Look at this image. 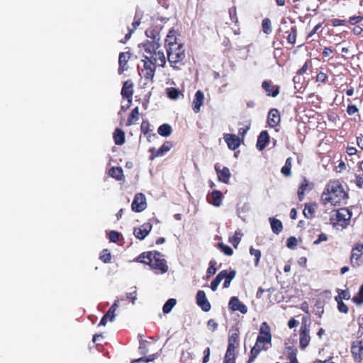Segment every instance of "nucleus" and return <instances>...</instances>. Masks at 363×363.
I'll list each match as a JSON object with an SVG mask.
<instances>
[{
  "label": "nucleus",
  "instance_id": "nucleus-53",
  "mask_svg": "<svg viewBox=\"0 0 363 363\" xmlns=\"http://www.w3.org/2000/svg\"><path fill=\"white\" fill-rule=\"evenodd\" d=\"M352 301L357 305H360L363 303V283L360 286L358 294L357 296H353Z\"/></svg>",
  "mask_w": 363,
  "mask_h": 363
},
{
  "label": "nucleus",
  "instance_id": "nucleus-44",
  "mask_svg": "<svg viewBox=\"0 0 363 363\" xmlns=\"http://www.w3.org/2000/svg\"><path fill=\"white\" fill-rule=\"evenodd\" d=\"M262 30L265 34H270L272 31V22L268 18H265L262 21Z\"/></svg>",
  "mask_w": 363,
  "mask_h": 363
},
{
  "label": "nucleus",
  "instance_id": "nucleus-49",
  "mask_svg": "<svg viewBox=\"0 0 363 363\" xmlns=\"http://www.w3.org/2000/svg\"><path fill=\"white\" fill-rule=\"evenodd\" d=\"M118 300L114 301L113 304L109 308L105 315L108 317L110 321H113L115 317V311L118 307Z\"/></svg>",
  "mask_w": 363,
  "mask_h": 363
},
{
  "label": "nucleus",
  "instance_id": "nucleus-54",
  "mask_svg": "<svg viewBox=\"0 0 363 363\" xmlns=\"http://www.w3.org/2000/svg\"><path fill=\"white\" fill-rule=\"evenodd\" d=\"M100 259L104 263H109L111 262V253L109 252L108 250L104 249L102 250V252L100 255Z\"/></svg>",
  "mask_w": 363,
  "mask_h": 363
},
{
  "label": "nucleus",
  "instance_id": "nucleus-62",
  "mask_svg": "<svg viewBox=\"0 0 363 363\" xmlns=\"http://www.w3.org/2000/svg\"><path fill=\"white\" fill-rule=\"evenodd\" d=\"M308 65H311V61L308 60L305 62L304 65L296 72L298 75H302L306 72L308 68Z\"/></svg>",
  "mask_w": 363,
  "mask_h": 363
},
{
  "label": "nucleus",
  "instance_id": "nucleus-21",
  "mask_svg": "<svg viewBox=\"0 0 363 363\" xmlns=\"http://www.w3.org/2000/svg\"><path fill=\"white\" fill-rule=\"evenodd\" d=\"M204 104V94L202 91L198 90L194 97L193 100V111L194 113H197L200 111L201 107Z\"/></svg>",
  "mask_w": 363,
  "mask_h": 363
},
{
  "label": "nucleus",
  "instance_id": "nucleus-7",
  "mask_svg": "<svg viewBox=\"0 0 363 363\" xmlns=\"http://www.w3.org/2000/svg\"><path fill=\"white\" fill-rule=\"evenodd\" d=\"M350 264L352 267L357 268L363 263V244L357 243L352 249L350 259Z\"/></svg>",
  "mask_w": 363,
  "mask_h": 363
},
{
  "label": "nucleus",
  "instance_id": "nucleus-63",
  "mask_svg": "<svg viewBox=\"0 0 363 363\" xmlns=\"http://www.w3.org/2000/svg\"><path fill=\"white\" fill-rule=\"evenodd\" d=\"M363 20L362 16H354L349 18L348 23L350 25H356L357 23L361 22Z\"/></svg>",
  "mask_w": 363,
  "mask_h": 363
},
{
  "label": "nucleus",
  "instance_id": "nucleus-51",
  "mask_svg": "<svg viewBox=\"0 0 363 363\" xmlns=\"http://www.w3.org/2000/svg\"><path fill=\"white\" fill-rule=\"evenodd\" d=\"M250 253L252 256L255 257V266L257 267L262 255L261 251L258 249H255L254 247H251L250 248Z\"/></svg>",
  "mask_w": 363,
  "mask_h": 363
},
{
  "label": "nucleus",
  "instance_id": "nucleus-33",
  "mask_svg": "<svg viewBox=\"0 0 363 363\" xmlns=\"http://www.w3.org/2000/svg\"><path fill=\"white\" fill-rule=\"evenodd\" d=\"M108 174L117 181H122L124 179L123 171L120 167H112L110 168L108 170Z\"/></svg>",
  "mask_w": 363,
  "mask_h": 363
},
{
  "label": "nucleus",
  "instance_id": "nucleus-46",
  "mask_svg": "<svg viewBox=\"0 0 363 363\" xmlns=\"http://www.w3.org/2000/svg\"><path fill=\"white\" fill-rule=\"evenodd\" d=\"M242 236V233L235 231L233 236L229 238V242L233 245L235 248L238 247V245L241 241Z\"/></svg>",
  "mask_w": 363,
  "mask_h": 363
},
{
  "label": "nucleus",
  "instance_id": "nucleus-5",
  "mask_svg": "<svg viewBox=\"0 0 363 363\" xmlns=\"http://www.w3.org/2000/svg\"><path fill=\"white\" fill-rule=\"evenodd\" d=\"M141 62L143 67H140V75L145 80L152 82L155 74L156 65L149 59H146L145 55L144 59Z\"/></svg>",
  "mask_w": 363,
  "mask_h": 363
},
{
  "label": "nucleus",
  "instance_id": "nucleus-45",
  "mask_svg": "<svg viewBox=\"0 0 363 363\" xmlns=\"http://www.w3.org/2000/svg\"><path fill=\"white\" fill-rule=\"evenodd\" d=\"M177 301L175 298H169L166 303L164 304L162 307V311L164 313H169L173 308V307L176 305Z\"/></svg>",
  "mask_w": 363,
  "mask_h": 363
},
{
  "label": "nucleus",
  "instance_id": "nucleus-41",
  "mask_svg": "<svg viewBox=\"0 0 363 363\" xmlns=\"http://www.w3.org/2000/svg\"><path fill=\"white\" fill-rule=\"evenodd\" d=\"M292 158L288 157L285 164L281 167V172L285 177H290L291 174Z\"/></svg>",
  "mask_w": 363,
  "mask_h": 363
},
{
  "label": "nucleus",
  "instance_id": "nucleus-59",
  "mask_svg": "<svg viewBox=\"0 0 363 363\" xmlns=\"http://www.w3.org/2000/svg\"><path fill=\"white\" fill-rule=\"evenodd\" d=\"M328 79V77L326 73H325L323 72H320L316 75L315 81L317 82H320V83L325 84L327 82Z\"/></svg>",
  "mask_w": 363,
  "mask_h": 363
},
{
  "label": "nucleus",
  "instance_id": "nucleus-32",
  "mask_svg": "<svg viewBox=\"0 0 363 363\" xmlns=\"http://www.w3.org/2000/svg\"><path fill=\"white\" fill-rule=\"evenodd\" d=\"M113 138L116 145H122L125 142V132L120 128H116L115 130L113 132Z\"/></svg>",
  "mask_w": 363,
  "mask_h": 363
},
{
  "label": "nucleus",
  "instance_id": "nucleus-61",
  "mask_svg": "<svg viewBox=\"0 0 363 363\" xmlns=\"http://www.w3.org/2000/svg\"><path fill=\"white\" fill-rule=\"evenodd\" d=\"M297 239L294 236L289 237L286 240V246L290 249L295 248L297 245Z\"/></svg>",
  "mask_w": 363,
  "mask_h": 363
},
{
  "label": "nucleus",
  "instance_id": "nucleus-1",
  "mask_svg": "<svg viewBox=\"0 0 363 363\" xmlns=\"http://www.w3.org/2000/svg\"><path fill=\"white\" fill-rule=\"evenodd\" d=\"M176 33L173 29L169 31L165 38L164 47L170 66L174 70H180L185 65L186 50L184 45L178 40Z\"/></svg>",
  "mask_w": 363,
  "mask_h": 363
},
{
  "label": "nucleus",
  "instance_id": "nucleus-9",
  "mask_svg": "<svg viewBox=\"0 0 363 363\" xmlns=\"http://www.w3.org/2000/svg\"><path fill=\"white\" fill-rule=\"evenodd\" d=\"M147 208L146 198L143 193H137L131 204L133 211L140 213Z\"/></svg>",
  "mask_w": 363,
  "mask_h": 363
},
{
  "label": "nucleus",
  "instance_id": "nucleus-11",
  "mask_svg": "<svg viewBox=\"0 0 363 363\" xmlns=\"http://www.w3.org/2000/svg\"><path fill=\"white\" fill-rule=\"evenodd\" d=\"M351 353L355 362H361L363 359V340L352 342Z\"/></svg>",
  "mask_w": 363,
  "mask_h": 363
},
{
  "label": "nucleus",
  "instance_id": "nucleus-19",
  "mask_svg": "<svg viewBox=\"0 0 363 363\" xmlns=\"http://www.w3.org/2000/svg\"><path fill=\"white\" fill-rule=\"evenodd\" d=\"M228 306L230 309H231L233 311H238L243 314L246 313L247 311V306L242 303L239 298L236 296H233L230 298Z\"/></svg>",
  "mask_w": 363,
  "mask_h": 363
},
{
  "label": "nucleus",
  "instance_id": "nucleus-25",
  "mask_svg": "<svg viewBox=\"0 0 363 363\" xmlns=\"http://www.w3.org/2000/svg\"><path fill=\"white\" fill-rule=\"evenodd\" d=\"M160 48V44L157 41H150L147 40L143 44V48L144 52L146 53L145 55L150 56L157 50Z\"/></svg>",
  "mask_w": 363,
  "mask_h": 363
},
{
  "label": "nucleus",
  "instance_id": "nucleus-34",
  "mask_svg": "<svg viewBox=\"0 0 363 363\" xmlns=\"http://www.w3.org/2000/svg\"><path fill=\"white\" fill-rule=\"evenodd\" d=\"M287 350V359L289 360L286 363H298L297 359L298 350L296 347L289 346L286 347Z\"/></svg>",
  "mask_w": 363,
  "mask_h": 363
},
{
  "label": "nucleus",
  "instance_id": "nucleus-35",
  "mask_svg": "<svg viewBox=\"0 0 363 363\" xmlns=\"http://www.w3.org/2000/svg\"><path fill=\"white\" fill-rule=\"evenodd\" d=\"M263 350H266L264 345L255 342V346L251 349L248 363H252L259 355V352Z\"/></svg>",
  "mask_w": 363,
  "mask_h": 363
},
{
  "label": "nucleus",
  "instance_id": "nucleus-60",
  "mask_svg": "<svg viewBox=\"0 0 363 363\" xmlns=\"http://www.w3.org/2000/svg\"><path fill=\"white\" fill-rule=\"evenodd\" d=\"M207 328L211 332H215L218 330V324L214 319H209L207 322Z\"/></svg>",
  "mask_w": 363,
  "mask_h": 363
},
{
  "label": "nucleus",
  "instance_id": "nucleus-23",
  "mask_svg": "<svg viewBox=\"0 0 363 363\" xmlns=\"http://www.w3.org/2000/svg\"><path fill=\"white\" fill-rule=\"evenodd\" d=\"M281 118L279 111L277 108H272L269 111L268 113V118H267V123L268 125L274 128L277 125H278L280 123Z\"/></svg>",
  "mask_w": 363,
  "mask_h": 363
},
{
  "label": "nucleus",
  "instance_id": "nucleus-20",
  "mask_svg": "<svg viewBox=\"0 0 363 363\" xmlns=\"http://www.w3.org/2000/svg\"><path fill=\"white\" fill-rule=\"evenodd\" d=\"M133 94V84L130 80H127L123 83L121 95L123 98L127 99L129 103H131Z\"/></svg>",
  "mask_w": 363,
  "mask_h": 363
},
{
  "label": "nucleus",
  "instance_id": "nucleus-18",
  "mask_svg": "<svg viewBox=\"0 0 363 363\" xmlns=\"http://www.w3.org/2000/svg\"><path fill=\"white\" fill-rule=\"evenodd\" d=\"M313 187V183L309 182L306 177H303L297 191L298 201H302L305 198V192L311 191Z\"/></svg>",
  "mask_w": 363,
  "mask_h": 363
},
{
  "label": "nucleus",
  "instance_id": "nucleus-64",
  "mask_svg": "<svg viewBox=\"0 0 363 363\" xmlns=\"http://www.w3.org/2000/svg\"><path fill=\"white\" fill-rule=\"evenodd\" d=\"M121 234L115 230H111L109 233L108 238L111 242H117L119 240Z\"/></svg>",
  "mask_w": 363,
  "mask_h": 363
},
{
  "label": "nucleus",
  "instance_id": "nucleus-26",
  "mask_svg": "<svg viewBox=\"0 0 363 363\" xmlns=\"http://www.w3.org/2000/svg\"><path fill=\"white\" fill-rule=\"evenodd\" d=\"M269 141V135L267 130H262L257 138L256 147L259 151L263 150Z\"/></svg>",
  "mask_w": 363,
  "mask_h": 363
},
{
  "label": "nucleus",
  "instance_id": "nucleus-30",
  "mask_svg": "<svg viewBox=\"0 0 363 363\" xmlns=\"http://www.w3.org/2000/svg\"><path fill=\"white\" fill-rule=\"evenodd\" d=\"M220 272L223 274V279H225L223 283V288H228L230 285L231 281L236 276V271L231 269L229 272L226 269L222 270Z\"/></svg>",
  "mask_w": 363,
  "mask_h": 363
},
{
  "label": "nucleus",
  "instance_id": "nucleus-31",
  "mask_svg": "<svg viewBox=\"0 0 363 363\" xmlns=\"http://www.w3.org/2000/svg\"><path fill=\"white\" fill-rule=\"evenodd\" d=\"M140 118V113H139V108L137 106L134 108L130 113L129 114L125 125L126 126H130L133 124H135Z\"/></svg>",
  "mask_w": 363,
  "mask_h": 363
},
{
  "label": "nucleus",
  "instance_id": "nucleus-38",
  "mask_svg": "<svg viewBox=\"0 0 363 363\" xmlns=\"http://www.w3.org/2000/svg\"><path fill=\"white\" fill-rule=\"evenodd\" d=\"M307 103L315 108H319L322 101L321 97L314 93L310 94L307 96Z\"/></svg>",
  "mask_w": 363,
  "mask_h": 363
},
{
  "label": "nucleus",
  "instance_id": "nucleus-40",
  "mask_svg": "<svg viewBox=\"0 0 363 363\" xmlns=\"http://www.w3.org/2000/svg\"><path fill=\"white\" fill-rule=\"evenodd\" d=\"M172 128L170 125L167 123H164L159 126L157 129V133L163 137L169 136L172 134Z\"/></svg>",
  "mask_w": 363,
  "mask_h": 363
},
{
  "label": "nucleus",
  "instance_id": "nucleus-22",
  "mask_svg": "<svg viewBox=\"0 0 363 363\" xmlns=\"http://www.w3.org/2000/svg\"><path fill=\"white\" fill-rule=\"evenodd\" d=\"M240 331L238 328L230 330L228 340V347L236 349L239 345Z\"/></svg>",
  "mask_w": 363,
  "mask_h": 363
},
{
  "label": "nucleus",
  "instance_id": "nucleus-48",
  "mask_svg": "<svg viewBox=\"0 0 363 363\" xmlns=\"http://www.w3.org/2000/svg\"><path fill=\"white\" fill-rule=\"evenodd\" d=\"M223 280V274L222 272H219L218 275L212 280L211 282V289L213 291H215L217 290L218 286L220 281Z\"/></svg>",
  "mask_w": 363,
  "mask_h": 363
},
{
  "label": "nucleus",
  "instance_id": "nucleus-50",
  "mask_svg": "<svg viewBox=\"0 0 363 363\" xmlns=\"http://www.w3.org/2000/svg\"><path fill=\"white\" fill-rule=\"evenodd\" d=\"M335 301L337 303V309L340 312L347 313L349 311L348 306L339 297H335Z\"/></svg>",
  "mask_w": 363,
  "mask_h": 363
},
{
  "label": "nucleus",
  "instance_id": "nucleus-29",
  "mask_svg": "<svg viewBox=\"0 0 363 363\" xmlns=\"http://www.w3.org/2000/svg\"><path fill=\"white\" fill-rule=\"evenodd\" d=\"M297 37V28L296 26L290 27L284 32V38L286 39L289 44L294 45L296 43Z\"/></svg>",
  "mask_w": 363,
  "mask_h": 363
},
{
  "label": "nucleus",
  "instance_id": "nucleus-6",
  "mask_svg": "<svg viewBox=\"0 0 363 363\" xmlns=\"http://www.w3.org/2000/svg\"><path fill=\"white\" fill-rule=\"evenodd\" d=\"M310 325L307 323V320L303 318L299 330V347L301 350H305L310 343Z\"/></svg>",
  "mask_w": 363,
  "mask_h": 363
},
{
  "label": "nucleus",
  "instance_id": "nucleus-27",
  "mask_svg": "<svg viewBox=\"0 0 363 363\" xmlns=\"http://www.w3.org/2000/svg\"><path fill=\"white\" fill-rule=\"evenodd\" d=\"M130 55L131 54L130 52H123L120 53L118 57V72L120 74L123 73L125 70L127 69V63L130 58Z\"/></svg>",
  "mask_w": 363,
  "mask_h": 363
},
{
  "label": "nucleus",
  "instance_id": "nucleus-4",
  "mask_svg": "<svg viewBox=\"0 0 363 363\" xmlns=\"http://www.w3.org/2000/svg\"><path fill=\"white\" fill-rule=\"evenodd\" d=\"M352 213L347 208H340L331 212L330 222L334 227L345 228L350 223Z\"/></svg>",
  "mask_w": 363,
  "mask_h": 363
},
{
  "label": "nucleus",
  "instance_id": "nucleus-15",
  "mask_svg": "<svg viewBox=\"0 0 363 363\" xmlns=\"http://www.w3.org/2000/svg\"><path fill=\"white\" fill-rule=\"evenodd\" d=\"M145 56L146 59L151 60L155 65L164 67L166 65V57L162 50L158 49L150 56Z\"/></svg>",
  "mask_w": 363,
  "mask_h": 363
},
{
  "label": "nucleus",
  "instance_id": "nucleus-58",
  "mask_svg": "<svg viewBox=\"0 0 363 363\" xmlns=\"http://www.w3.org/2000/svg\"><path fill=\"white\" fill-rule=\"evenodd\" d=\"M216 262L215 260H211L209 262V267L207 269L206 274L208 277L213 276L216 272Z\"/></svg>",
  "mask_w": 363,
  "mask_h": 363
},
{
  "label": "nucleus",
  "instance_id": "nucleus-36",
  "mask_svg": "<svg viewBox=\"0 0 363 363\" xmlns=\"http://www.w3.org/2000/svg\"><path fill=\"white\" fill-rule=\"evenodd\" d=\"M315 203H307L305 204V208L303 211V213L306 218L311 219L315 216Z\"/></svg>",
  "mask_w": 363,
  "mask_h": 363
},
{
  "label": "nucleus",
  "instance_id": "nucleus-37",
  "mask_svg": "<svg viewBox=\"0 0 363 363\" xmlns=\"http://www.w3.org/2000/svg\"><path fill=\"white\" fill-rule=\"evenodd\" d=\"M269 222L271 224L272 230L274 233L278 235L282 231L283 225L281 220L275 218H270Z\"/></svg>",
  "mask_w": 363,
  "mask_h": 363
},
{
  "label": "nucleus",
  "instance_id": "nucleus-14",
  "mask_svg": "<svg viewBox=\"0 0 363 363\" xmlns=\"http://www.w3.org/2000/svg\"><path fill=\"white\" fill-rule=\"evenodd\" d=\"M197 305L205 312H208L211 308V305L206 298L204 291L199 290L196 296Z\"/></svg>",
  "mask_w": 363,
  "mask_h": 363
},
{
  "label": "nucleus",
  "instance_id": "nucleus-28",
  "mask_svg": "<svg viewBox=\"0 0 363 363\" xmlns=\"http://www.w3.org/2000/svg\"><path fill=\"white\" fill-rule=\"evenodd\" d=\"M140 130L141 132L146 136L147 140L149 142L151 141V138H157V134L152 133L150 130V125L147 120H143L140 125Z\"/></svg>",
  "mask_w": 363,
  "mask_h": 363
},
{
  "label": "nucleus",
  "instance_id": "nucleus-13",
  "mask_svg": "<svg viewBox=\"0 0 363 363\" xmlns=\"http://www.w3.org/2000/svg\"><path fill=\"white\" fill-rule=\"evenodd\" d=\"M214 168L217 173L218 181L224 184H228L231 177V173L228 167H223L220 168L219 164H216Z\"/></svg>",
  "mask_w": 363,
  "mask_h": 363
},
{
  "label": "nucleus",
  "instance_id": "nucleus-56",
  "mask_svg": "<svg viewBox=\"0 0 363 363\" xmlns=\"http://www.w3.org/2000/svg\"><path fill=\"white\" fill-rule=\"evenodd\" d=\"M156 358L155 354H152L149 355L148 357H143L138 359H135L131 361V363H139V362H150L153 361Z\"/></svg>",
  "mask_w": 363,
  "mask_h": 363
},
{
  "label": "nucleus",
  "instance_id": "nucleus-16",
  "mask_svg": "<svg viewBox=\"0 0 363 363\" xmlns=\"http://www.w3.org/2000/svg\"><path fill=\"white\" fill-rule=\"evenodd\" d=\"M152 225L150 223H145L139 228H135L133 234L136 238L142 240L145 238V237L149 234L151 231Z\"/></svg>",
  "mask_w": 363,
  "mask_h": 363
},
{
  "label": "nucleus",
  "instance_id": "nucleus-3",
  "mask_svg": "<svg viewBox=\"0 0 363 363\" xmlns=\"http://www.w3.org/2000/svg\"><path fill=\"white\" fill-rule=\"evenodd\" d=\"M162 257L163 255L157 251L145 252L140 254L136 258V261L148 264L157 274H164L168 271V266Z\"/></svg>",
  "mask_w": 363,
  "mask_h": 363
},
{
  "label": "nucleus",
  "instance_id": "nucleus-57",
  "mask_svg": "<svg viewBox=\"0 0 363 363\" xmlns=\"http://www.w3.org/2000/svg\"><path fill=\"white\" fill-rule=\"evenodd\" d=\"M228 13L231 21L234 22L235 24H238V17L237 16L236 7L235 6L230 7L228 10Z\"/></svg>",
  "mask_w": 363,
  "mask_h": 363
},
{
  "label": "nucleus",
  "instance_id": "nucleus-39",
  "mask_svg": "<svg viewBox=\"0 0 363 363\" xmlns=\"http://www.w3.org/2000/svg\"><path fill=\"white\" fill-rule=\"evenodd\" d=\"M223 363H235V350L227 347Z\"/></svg>",
  "mask_w": 363,
  "mask_h": 363
},
{
  "label": "nucleus",
  "instance_id": "nucleus-43",
  "mask_svg": "<svg viewBox=\"0 0 363 363\" xmlns=\"http://www.w3.org/2000/svg\"><path fill=\"white\" fill-rule=\"evenodd\" d=\"M147 38H150V41H157L159 43L160 40V33L155 28H149L145 31Z\"/></svg>",
  "mask_w": 363,
  "mask_h": 363
},
{
  "label": "nucleus",
  "instance_id": "nucleus-52",
  "mask_svg": "<svg viewBox=\"0 0 363 363\" xmlns=\"http://www.w3.org/2000/svg\"><path fill=\"white\" fill-rule=\"evenodd\" d=\"M218 247L227 256H231L233 254V249L223 242H218Z\"/></svg>",
  "mask_w": 363,
  "mask_h": 363
},
{
  "label": "nucleus",
  "instance_id": "nucleus-47",
  "mask_svg": "<svg viewBox=\"0 0 363 363\" xmlns=\"http://www.w3.org/2000/svg\"><path fill=\"white\" fill-rule=\"evenodd\" d=\"M347 101L349 104L346 108V112L349 116H354L355 114L359 115V108L354 105L352 104V101L350 99H347Z\"/></svg>",
  "mask_w": 363,
  "mask_h": 363
},
{
  "label": "nucleus",
  "instance_id": "nucleus-17",
  "mask_svg": "<svg viewBox=\"0 0 363 363\" xmlns=\"http://www.w3.org/2000/svg\"><path fill=\"white\" fill-rule=\"evenodd\" d=\"M223 139L225 140L228 147L232 150L237 149L241 143L240 138L235 134L225 133L223 135Z\"/></svg>",
  "mask_w": 363,
  "mask_h": 363
},
{
  "label": "nucleus",
  "instance_id": "nucleus-8",
  "mask_svg": "<svg viewBox=\"0 0 363 363\" xmlns=\"http://www.w3.org/2000/svg\"><path fill=\"white\" fill-rule=\"evenodd\" d=\"M272 340V334L270 327L267 322H263L259 328V335L256 340V343L264 345L266 343H270Z\"/></svg>",
  "mask_w": 363,
  "mask_h": 363
},
{
  "label": "nucleus",
  "instance_id": "nucleus-12",
  "mask_svg": "<svg viewBox=\"0 0 363 363\" xmlns=\"http://www.w3.org/2000/svg\"><path fill=\"white\" fill-rule=\"evenodd\" d=\"M262 88L265 91L267 96L276 97L280 92V86L274 84L270 80L263 81Z\"/></svg>",
  "mask_w": 363,
  "mask_h": 363
},
{
  "label": "nucleus",
  "instance_id": "nucleus-24",
  "mask_svg": "<svg viewBox=\"0 0 363 363\" xmlns=\"http://www.w3.org/2000/svg\"><path fill=\"white\" fill-rule=\"evenodd\" d=\"M207 201L210 204L216 207L221 206L223 202V195L220 191L214 190L209 196H207Z\"/></svg>",
  "mask_w": 363,
  "mask_h": 363
},
{
  "label": "nucleus",
  "instance_id": "nucleus-10",
  "mask_svg": "<svg viewBox=\"0 0 363 363\" xmlns=\"http://www.w3.org/2000/svg\"><path fill=\"white\" fill-rule=\"evenodd\" d=\"M173 147V144L171 141H166L163 145L157 150L155 147H150L149 152L151 153L150 160H153L156 157H162L168 152Z\"/></svg>",
  "mask_w": 363,
  "mask_h": 363
},
{
  "label": "nucleus",
  "instance_id": "nucleus-2",
  "mask_svg": "<svg viewBox=\"0 0 363 363\" xmlns=\"http://www.w3.org/2000/svg\"><path fill=\"white\" fill-rule=\"evenodd\" d=\"M347 199L348 194L338 179L330 180L322 195L324 203H330L333 206L345 204Z\"/></svg>",
  "mask_w": 363,
  "mask_h": 363
},
{
  "label": "nucleus",
  "instance_id": "nucleus-55",
  "mask_svg": "<svg viewBox=\"0 0 363 363\" xmlns=\"http://www.w3.org/2000/svg\"><path fill=\"white\" fill-rule=\"evenodd\" d=\"M337 292L338 295L336 296L335 297L340 298V300H342H342H349L350 298V293L347 289L343 290V289H337Z\"/></svg>",
  "mask_w": 363,
  "mask_h": 363
},
{
  "label": "nucleus",
  "instance_id": "nucleus-42",
  "mask_svg": "<svg viewBox=\"0 0 363 363\" xmlns=\"http://www.w3.org/2000/svg\"><path fill=\"white\" fill-rule=\"evenodd\" d=\"M167 96L172 100H177L182 95V92L177 88L169 87L166 89Z\"/></svg>",
  "mask_w": 363,
  "mask_h": 363
}]
</instances>
